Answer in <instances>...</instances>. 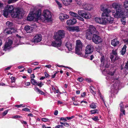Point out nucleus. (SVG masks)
I'll use <instances>...</instances> for the list:
<instances>
[{
    "instance_id": "5701e85b",
    "label": "nucleus",
    "mask_w": 128,
    "mask_h": 128,
    "mask_svg": "<svg viewBox=\"0 0 128 128\" xmlns=\"http://www.w3.org/2000/svg\"><path fill=\"white\" fill-rule=\"evenodd\" d=\"M66 46L69 51L72 50V44L69 41L67 42L66 44Z\"/></svg>"
},
{
    "instance_id": "09e8293b",
    "label": "nucleus",
    "mask_w": 128,
    "mask_h": 128,
    "mask_svg": "<svg viewBox=\"0 0 128 128\" xmlns=\"http://www.w3.org/2000/svg\"><path fill=\"white\" fill-rule=\"evenodd\" d=\"M121 21L122 22V23L124 25L125 24H126V22L125 20V19L124 18H122L121 19Z\"/></svg>"
},
{
    "instance_id": "c03bdc74",
    "label": "nucleus",
    "mask_w": 128,
    "mask_h": 128,
    "mask_svg": "<svg viewBox=\"0 0 128 128\" xmlns=\"http://www.w3.org/2000/svg\"><path fill=\"white\" fill-rule=\"evenodd\" d=\"M56 3L58 5V7L59 8H60L62 7V5L58 1L55 0Z\"/></svg>"
},
{
    "instance_id": "864d4df0",
    "label": "nucleus",
    "mask_w": 128,
    "mask_h": 128,
    "mask_svg": "<svg viewBox=\"0 0 128 128\" xmlns=\"http://www.w3.org/2000/svg\"><path fill=\"white\" fill-rule=\"evenodd\" d=\"M74 116H72L70 117H66V118L68 120H71L74 118Z\"/></svg>"
},
{
    "instance_id": "2f4dec72",
    "label": "nucleus",
    "mask_w": 128,
    "mask_h": 128,
    "mask_svg": "<svg viewBox=\"0 0 128 128\" xmlns=\"http://www.w3.org/2000/svg\"><path fill=\"white\" fill-rule=\"evenodd\" d=\"M126 45H124L122 48V50L121 51V54L122 55H124L125 54L126 52Z\"/></svg>"
},
{
    "instance_id": "4be33fe9",
    "label": "nucleus",
    "mask_w": 128,
    "mask_h": 128,
    "mask_svg": "<svg viewBox=\"0 0 128 128\" xmlns=\"http://www.w3.org/2000/svg\"><path fill=\"white\" fill-rule=\"evenodd\" d=\"M104 20L103 18H101L98 17H96L95 19V20L97 23L104 24Z\"/></svg>"
},
{
    "instance_id": "b1692460",
    "label": "nucleus",
    "mask_w": 128,
    "mask_h": 128,
    "mask_svg": "<svg viewBox=\"0 0 128 128\" xmlns=\"http://www.w3.org/2000/svg\"><path fill=\"white\" fill-rule=\"evenodd\" d=\"M110 58L111 61L112 62H114L116 60H118L119 58V57L118 56L110 55Z\"/></svg>"
},
{
    "instance_id": "e2e57ef3",
    "label": "nucleus",
    "mask_w": 128,
    "mask_h": 128,
    "mask_svg": "<svg viewBox=\"0 0 128 128\" xmlns=\"http://www.w3.org/2000/svg\"><path fill=\"white\" fill-rule=\"evenodd\" d=\"M58 114V111L57 110H55L54 111V114L56 116Z\"/></svg>"
},
{
    "instance_id": "473e14b6",
    "label": "nucleus",
    "mask_w": 128,
    "mask_h": 128,
    "mask_svg": "<svg viewBox=\"0 0 128 128\" xmlns=\"http://www.w3.org/2000/svg\"><path fill=\"white\" fill-rule=\"evenodd\" d=\"M80 29L78 26H73V32L76 31L78 32L80 31Z\"/></svg>"
},
{
    "instance_id": "49530a36",
    "label": "nucleus",
    "mask_w": 128,
    "mask_h": 128,
    "mask_svg": "<svg viewBox=\"0 0 128 128\" xmlns=\"http://www.w3.org/2000/svg\"><path fill=\"white\" fill-rule=\"evenodd\" d=\"M8 111V110H6L2 113L1 114H2V116H4L6 115V114L7 113Z\"/></svg>"
},
{
    "instance_id": "aec40b11",
    "label": "nucleus",
    "mask_w": 128,
    "mask_h": 128,
    "mask_svg": "<svg viewBox=\"0 0 128 128\" xmlns=\"http://www.w3.org/2000/svg\"><path fill=\"white\" fill-rule=\"evenodd\" d=\"M13 26V24L8 22V28L10 26ZM15 30L12 27L8 28V34H12V33L14 32Z\"/></svg>"
},
{
    "instance_id": "5fc2aeb1",
    "label": "nucleus",
    "mask_w": 128,
    "mask_h": 128,
    "mask_svg": "<svg viewBox=\"0 0 128 128\" xmlns=\"http://www.w3.org/2000/svg\"><path fill=\"white\" fill-rule=\"evenodd\" d=\"M22 110L24 111H29L30 112V109L27 108H26L22 109Z\"/></svg>"
},
{
    "instance_id": "6e6d98bb",
    "label": "nucleus",
    "mask_w": 128,
    "mask_h": 128,
    "mask_svg": "<svg viewBox=\"0 0 128 128\" xmlns=\"http://www.w3.org/2000/svg\"><path fill=\"white\" fill-rule=\"evenodd\" d=\"M83 78L81 77L78 78V80L80 82H81L83 81Z\"/></svg>"
},
{
    "instance_id": "c9c22d12",
    "label": "nucleus",
    "mask_w": 128,
    "mask_h": 128,
    "mask_svg": "<svg viewBox=\"0 0 128 128\" xmlns=\"http://www.w3.org/2000/svg\"><path fill=\"white\" fill-rule=\"evenodd\" d=\"M32 84L34 85H36L38 84V82L34 79H31L30 80Z\"/></svg>"
},
{
    "instance_id": "9d476101",
    "label": "nucleus",
    "mask_w": 128,
    "mask_h": 128,
    "mask_svg": "<svg viewBox=\"0 0 128 128\" xmlns=\"http://www.w3.org/2000/svg\"><path fill=\"white\" fill-rule=\"evenodd\" d=\"M78 13L80 16L86 19H89L91 17V15L90 13L86 12L84 10H78Z\"/></svg>"
},
{
    "instance_id": "8fccbe9b",
    "label": "nucleus",
    "mask_w": 128,
    "mask_h": 128,
    "mask_svg": "<svg viewBox=\"0 0 128 128\" xmlns=\"http://www.w3.org/2000/svg\"><path fill=\"white\" fill-rule=\"evenodd\" d=\"M10 79L11 80L12 82H14L15 81V78L14 77L12 76L11 77Z\"/></svg>"
},
{
    "instance_id": "a878e982",
    "label": "nucleus",
    "mask_w": 128,
    "mask_h": 128,
    "mask_svg": "<svg viewBox=\"0 0 128 128\" xmlns=\"http://www.w3.org/2000/svg\"><path fill=\"white\" fill-rule=\"evenodd\" d=\"M119 41L116 39H114L111 41V44L114 46H117L119 44Z\"/></svg>"
},
{
    "instance_id": "4d7b16f0",
    "label": "nucleus",
    "mask_w": 128,
    "mask_h": 128,
    "mask_svg": "<svg viewBox=\"0 0 128 128\" xmlns=\"http://www.w3.org/2000/svg\"><path fill=\"white\" fill-rule=\"evenodd\" d=\"M60 120H64V122H66V121H67V120L66 119V118H64L63 117L61 118H60Z\"/></svg>"
},
{
    "instance_id": "bf43d9fd",
    "label": "nucleus",
    "mask_w": 128,
    "mask_h": 128,
    "mask_svg": "<svg viewBox=\"0 0 128 128\" xmlns=\"http://www.w3.org/2000/svg\"><path fill=\"white\" fill-rule=\"evenodd\" d=\"M98 117L97 116H94L92 118V119L94 120H98Z\"/></svg>"
},
{
    "instance_id": "cd10ccee",
    "label": "nucleus",
    "mask_w": 128,
    "mask_h": 128,
    "mask_svg": "<svg viewBox=\"0 0 128 128\" xmlns=\"http://www.w3.org/2000/svg\"><path fill=\"white\" fill-rule=\"evenodd\" d=\"M124 6L125 8H128L126 9V10L127 11V12H126V15L128 16V15H127L128 12V0H126L124 1Z\"/></svg>"
},
{
    "instance_id": "603ef678",
    "label": "nucleus",
    "mask_w": 128,
    "mask_h": 128,
    "mask_svg": "<svg viewBox=\"0 0 128 128\" xmlns=\"http://www.w3.org/2000/svg\"><path fill=\"white\" fill-rule=\"evenodd\" d=\"M44 85V84H42V82H40V83L38 84H38L36 85L38 86L39 87H41L42 86Z\"/></svg>"
},
{
    "instance_id": "6ab92c4d",
    "label": "nucleus",
    "mask_w": 128,
    "mask_h": 128,
    "mask_svg": "<svg viewBox=\"0 0 128 128\" xmlns=\"http://www.w3.org/2000/svg\"><path fill=\"white\" fill-rule=\"evenodd\" d=\"M76 22V19L73 18L72 19L68 20L66 21L67 24L68 25H71L75 24Z\"/></svg>"
},
{
    "instance_id": "79ce46f5",
    "label": "nucleus",
    "mask_w": 128,
    "mask_h": 128,
    "mask_svg": "<svg viewBox=\"0 0 128 128\" xmlns=\"http://www.w3.org/2000/svg\"><path fill=\"white\" fill-rule=\"evenodd\" d=\"M98 94L99 96L100 97V99H101L103 101L104 104L105 105V103L104 102V100L103 98V96L101 95L100 92H98Z\"/></svg>"
},
{
    "instance_id": "052dcab7",
    "label": "nucleus",
    "mask_w": 128,
    "mask_h": 128,
    "mask_svg": "<svg viewBox=\"0 0 128 128\" xmlns=\"http://www.w3.org/2000/svg\"><path fill=\"white\" fill-rule=\"evenodd\" d=\"M57 128H62L63 126L61 125H59L56 126Z\"/></svg>"
},
{
    "instance_id": "423d86ee",
    "label": "nucleus",
    "mask_w": 128,
    "mask_h": 128,
    "mask_svg": "<svg viewBox=\"0 0 128 128\" xmlns=\"http://www.w3.org/2000/svg\"><path fill=\"white\" fill-rule=\"evenodd\" d=\"M76 46L75 48L76 53L80 56H84L82 52V44L79 40H76Z\"/></svg>"
},
{
    "instance_id": "58836bf2",
    "label": "nucleus",
    "mask_w": 128,
    "mask_h": 128,
    "mask_svg": "<svg viewBox=\"0 0 128 128\" xmlns=\"http://www.w3.org/2000/svg\"><path fill=\"white\" fill-rule=\"evenodd\" d=\"M76 2L77 4L79 6L80 8L81 7V6L82 5V3L81 1H78V0H76Z\"/></svg>"
},
{
    "instance_id": "6e6552de",
    "label": "nucleus",
    "mask_w": 128,
    "mask_h": 128,
    "mask_svg": "<svg viewBox=\"0 0 128 128\" xmlns=\"http://www.w3.org/2000/svg\"><path fill=\"white\" fill-rule=\"evenodd\" d=\"M100 60L101 64L100 66V69L102 71H105L106 68H108L110 65L105 60L104 57V56H102Z\"/></svg>"
},
{
    "instance_id": "f704fd0d",
    "label": "nucleus",
    "mask_w": 128,
    "mask_h": 128,
    "mask_svg": "<svg viewBox=\"0 0 128 128\" xmlns=\"http://www.w3.org/2000/svg\"><path fill=\"white\" fill-rule=\"evenodd\" d=\"M90 107L92 108H96L97 107L96 104L94 102L92 103L90 105Z\"/></svg>"
},
{
    "instance_id": "412c9836",
    "label": "nucleus",
    "mask_w": 128,
    "mask_h": 128,
    "mask_svg": "<svg viewBox=\"0 0 128 128\" xmlns=\"http://www.w3.org/2000/svg\"><path fill=\"white\" fill-rule=\"evenodd\" d=\"M3 12V15L6 18L8 17V5H7L4 8Z\"/></svg>"
},
{
    "instance_id": "338daca9",
    "label": "nucleus",
    "mask_w": 128,
    "mask_h": 128,
    "mask_svg": "<svg viewBox=\"0 0 128 128\" xmlns=\"http://www.w3.org/2000/svg\"><path fill=\"white\" fill-rule=\"evenodd\" d=\"M73 104L74 105L77 106L78 104V103L77 102L75 101L73 102Z\"/></svg>"
},
{
    "instance_id": "9b49d317",
    "label": "nucleus",
    "mask_w": 128,
    "mask_h": 128,
    "mask_svg": "<svg viewBox=\"0 0 128 128\" xmlns=\"http://www.w3.org/2000/svg\"><path fill=\"white\" fill-rule=\"evenodd\" d=\"M99 34H96L95 33L93 35L92 37V41L95 43L96 44H98L102 42V39L100 37L98 36Z\"/></svg>"
},
{
    "instance_id": "393cba45",
    "label": "nucleus",
    "mask_w": 128,
    "mask_h": 128,
    "mask_svg": "<svg viewBox=\"0 0 128 128\" xmlns=\"http://www.w3.org/2000/svg\"><path fill=\"white\" fill-rule=\"evenodd\" d=\"M24 29L27 32L30 33L32 32V28L30 26L27 25L24 27Z\"/></svg>"
},
{
    "instance_id": "774afa93",
    "label": "nucleus",
    "mask_w": 128,
    "mask_h": 128,
    "mask_svg": "<svg viewBox=\"0 0 128 128\" xmlns=\"http://www.w3.org/2000/svg\"><path fill=\"white\" fill-rule=\"evenodd\" d=\"M124 42L128 44V39L124 40Z\"/></svg>"
},
{
    "instance_id": "39448f33",
    "label": "nucleus",
    "mask_w": 128,
    "mask_h": 128,
    "mask_svg": "<svg viewBox=\"0 0 128 128\" xmlns=\"http://www.w3.org/2000/svg\"><path fill=\"white\" fill-rule=\"evenodd\" d=\"M24 14V11L18 8L15 9L11 14V16L12 18H20L22 17Z\"/></svg>"
},
{
    "instance_id": "bb28decb",
    "label": "nucleus",
    "mask_w": 128,
    "mask_h": 128,
    "mask_svg": "<svg viewBox=\"0 0 128 128\" xmlns=\"http://www.w3.org/2000/svg\"><path fill=\"white\" fill-rule=\"evenodd\" d=\"M34 90L37 93L41 95H44V93L40 90L37 87H36L34 88Z\"/></svg>"
},
{
    "instance_id": "3c124183",
    "label": "nucleus",
    "mask_w": 128,
    "mask_h": 128,
    "mask_svg": "<svg viewBox=\"0 0 128 128\" xmlns=\"http://www.w3.org/2000/svg\"><path fill=\"white\" fill-rule=\"evenodd\" d=\"M124 68L126 70H128V61L126 64V65L124 66Z\"/></svg>"
},
{
    "instance_id": "72a5a7b5",
    "label": "nucleus",
    "mask_w": 128,
    "mask_h": 128,
    "mask_svg": "<svg viewBox=\"0 0 128 128\" xmlns=\"http://www.w3.org/2000/svg\"><path fill=\"white\" fill-rule=\"evenodd\" d=\"M14 9L12 6H8V12L11 13Z\"/></svg>"
},
{
    "instance_id": "f03ea898",
    "label": "nucleus",
    "mask_w": 128,
    "mask_h": 128,
    "mask_svg": "<svg viewBox=\"0 0 128 128\" xmlns=\"http://www.w3.org/2000/svg\"><path fill=\"white\" fill-rule=\"evenodd\" d=\"M113 8L116 10V12L114 14L113 12V15L116 18H119L122 16L124 15H125V10L124 8H122V6L119 3L114 2L112 5Z\"/></svg>"
},
{
    "instance_id": "c756f323",
    "label": "nucleus",
    "mask_w": 128,
    "mask_h": 128,
    "mask_svg": "<svg viewBox=\"0 0 128 128\" xmlns=\"http://www.w3.org/2000/svg\"><path fill=\"white\" fill-rule=\"evenodd\" d=\"M3 50L6 51L8 49V42H6L4 44L3 47Z\"/></svg>"
},
{
    "instance_id": "a18cd8bd",
    "label": "nucleus",
    "mask_w": 128,
    "mask_h": 128,
    "mask_svg": "<svg viewBox=\"0 0 128 128\" xmlns=\"http://www.w3.org/2000/svg\"><path fill=\"white\" fill-rule=\"evenodd\" d=\"M114 71L113 72H110L108 73V74L110 76H112L114 75Z\"/></svg>"
},
{
    "instance_id": "de8ad7c7",
    "label": "nucleus",
    "mask_w": 128,
    "mask_h": 128,
    "mask_svg": "<svg viewBox=\"0 0 128 128\" xmlns=\"http://www.w3.org/2000/svg\"><path fill=\"white\" fill-rule=\"evenodd\" d=\"M42 120L43 122H46L50 121V120L48 118H43L42 119Z\"/></svg>"
},
{
    "instance_id": "dca6fc26",
    "label": "nucleus",
    "mask_w": 128,
    "mask_h": 128,
    "mask_svg": "<svg viewBox=\"0 0 128 128\" xmlns=\"http://www.w3.org/2000/svg\"><path fill=\"white\" fill-rule=\"evenodd\" d=\"M80 8L88 10H90L91 9V7L90 5L87 4L86 2L82 3Z\"/></svg>"
},
{
    "instance_id": "c85d7f7f",
    "label": "nucleus",
    "mask_w": 128,
    "mask_h": 128,
    "mask_svg": "<svg viewBox=\"0 0 128 128\" xmlns=\"http://www.w3.org/2000/svg\"><path fill=\"white\" fill-rule=\"evenodd\" d=\"M119 85V82L117 81V82H116L115 83L113 84V86L114 88H114L116 90H117L118 88Z\"/></svg>"
},
{
    "instance_id": "20e7f679",
    "label": "nucleus",
    "mask_w": 128,
    "mask_h": 128,
    "mask_svg": "<svg viewBox=\"0 0 128 128\" xmlns=\"http://www.w3.org/2000/svg\"><path fill=\"white\" fill-rule=\"evenodd\" d=\"M32 12H30L29 14L28 17L27 18V20L29 21L32 20L34 18L38 20H42L40 17L41 14V12L40 10L38 11L36 13L33 14Z\"/></svg>"
},
{
    "instance_id": "4468645a",
    "label": "nucleus",
    "mask_w": 128,
    "mask_h": 128,
    "mask_svg": "<svg viewBox=\"0 0 128 128\" xmlns=\"http://www.w3.org/2000/svg\"><path fill=\"white\" fill-rule=\"evenodd\" d=\"M69 14L72 16L76 18L77 19L84 21V19L82 18L77 13L73 12L70 11L69 12Z\"/></svg>"
},
{
    "instance_id": "1a4fd4ad",
    "label": "nucleus",
    "mask_w": 128,
    "mask_h": 128,
    "mask_svg": "<svg viewBox=\"0 0 128 128\" xmlns=\"http://www.w3.org/2000/svg\"><path fill=\"white\" fill-rule=\"evenodd\" d=\"M65 34V33L64 30H59L54 34V38L57 40H61V39L64 37Z\"/></svg>"
},
{
    "instance_id": "f8f14e48",
    "label": "nucleus",
    "mask_w": 128,
    "mask_h": 128,
    "mask_svg": "<svg viewBox=\"0 0 128 128\" xmlns=\"http://www.w3.org/2000/svg\"><path fill=\"white\" fill-rule=\"evenodd\" d=\"M85 50L86 54H91L93 51L92 46L90 44L88 45L86 48Z\"/></svg>"
},
{
    "instance_id": "7c9ffc66",
    "label": "nucleus",
    "mask_w": 128,
    "mask_h": 128,
    "mask_svg": "<svg viewBox=\"0 0 128 128\" xmlns=\"http://www.w3.org/2000/svg\"><path fill=\"white\" fill-rule=\"evenodd\" d=\"M118 49H116L115 50H113L112 51V52L110 54V55H116V56H118Z\"/></svg>"
},
{
    "instance_id": "13d9d810",
    "label": "nucleus",
    "mask_w": 128,
    "mask_h": 128,
    "mask_svg": "<svg viewBox=\"0 0 128 128\" xmlns=\"http://www.w3.org/2000/svg\"><path fill=\"white\" fill-rule=\"evenodd\" d=\"M64 126L66 127H68L69 126V124L68 123L66 122L64 123Z\"/></svg>"
},
{
    "instance_id": "0e129e2a",
    "label": "nucleus",
    "mask_w": 128,
    "mask_h": 128,
    "mask_svg": "<svg viewBox=\"0 0 128 128\" xmlns=\"http://www.w3.org/2000/svg\"><path fill=\"white\" fill-rule=\"evenodd\" d=\"M30 84V83L29 82H26L25 83V85L26 86H28Z\"/></svg>"
},
{
    "instance_id": "f3484780",
    "label": "nucleus",
    "mask_w": 128,
    "mask_h": 128,
    "mask_svg": "<svg viewBox=\"0 0 128 128\" xmlns=\"http://www.w3.org/2000/svg\"><path fill=\"white\" fill-rule=\"evenodd\" d=\"M119 106L120 107V110L121 113L120 114V116L121 117L123 115H125V110H124V106L122 102H121L119 104Z\"/></svg>"
},
{
    "instance_id": "2eb2a0df",
    "label": "nucleus",
    "mask_w": 128,
    "mask_h": 128,
    "mask_svg": "<svg viewBox=\"0 0 128 128\" xmlns=\"http://www.w3.org/2000/svg\"><path fill=\"white\" fill-rule=\"evenodd\" d=\"M55 41L52 42V45L54 47H60L62 44L61 40H57L54 39Z\"/></svg>"
},
{
    "instance_id": "ddd939ff",
    "label": "nucleus",
    "mask_w": 128,
    "mask_h": 128,
    "mask_svg": "<svg viewBox=\"0 0 128 128\" xmlns=\"http://www.w3.org/2000/svg\"><path fill=\"white\" fill-rule=\"evenodd\" d=\"M42 39V36L41 34H37L34 36L32 42L34 43H38L41 41Z\"/></svg>"
},
{
    "instance_id": "0eeeda50",
    "label": "nucleus",
    "mask_w": 128,
    "mask_h": 128,
    "mask_svg": "<svg viewBox=\"0 0 128 128\" xmlns=\"http://www.w3.org/2000/svg\"><path fill=\"white\" fill-rule=\"evenodd\" d=\"M42 15L44 17V20L42 18V21L46 20L47 22L50 21L51 20L52 14L51 12L48 10H46L44 11Z\"/></svg>"
},
{
    "instance_id": "69168bd1",
    "label": "nucleus",
    "mask_w": 128,
    "mask_h": 128,
    "mask_svg": "<svg viewBox=\"0 0 128 128\" xmlns=\"http://www.w3.org/2000/svg\"><path fill=\"white\" fill-rule=\"evenodd\" d=\"M86 93L85 92L81 94V96L82 97H84L86 95Z\"/></svg>"
},
{
    "instance_id": "a211bd4d",
    "label": "nucleus",
    "mask_w": 128,
    "mask_h": 128,
    "mask_svg": "<svg viewBox=\"0 0 128 128\" xmlns=\"http://www.w3.org/2000/svg\"><path fill=\"white\" fill-rule=\"evenodd\" d=\"M59 19L61 21H63L64 19L69 18V16L66 14L61 13L59 16Z\"/></svg>"
},
{
    "instance_id": "a19ab883",
    "label": "nucleus",
    "mask_w": 128,
    "mask_h": 128,
    "mask_svg": "<svg viewBox=\"0 0 128 128\" xmlns=\"http://www.w3.org/2000/svg\"><path fill=\"white\" fill-rule=\"evenodd\" d=\"M4 33L5 36H6L8 34V28H6L4 30Z\"/></svg>"
},
{
    "instance_id": "4c0bfd02",
    "label": "nucleus",
    "mask_w": 128,
    "mask_h": 128,
    "mask_svg": "<svg viewBox=\"0 0 128 128\" xmlns=\"http://www.w3.org/2000/svg\"><path fill=\"white\" fill-rule=\"evenodd\" d=\"M92 114H95L96 113H98V111L97 109H95L93 110H91L90 111Z\"/></svg>"
},
{
    "instance_id": "f257e3e1",
    "label": "nucleus",
    "mask_w": 128,
    "mask_h": 128,
    "mask_svg": "<svg viewBox=\"0 0 128 128\" xmlns=\"http://www.w3.org/2000/svg\"><path fill=\"white\" fill-rule=\"evenodd\" d=\"M100 10L103 12L102 14V17L104 20V24L106 23L112 24L114 20L113 18L111 17L109 14L111 10L110 9L104 7L103 6H100Z\"/></svg>"
},
{
    "instance_id": "680f3d73",
    "label": "nucleus",
    "mask_w": 128,
    "mask_h": 128,
    "mask_svg": "<svg viewBox=\"0 0 128 128\" xmlns=\"http://www.w3.org/2000/svg\"><path fill=\"white\" fill-rule=\"evenodd\" d=\"M45 76L46 78L48 77H49L50 75L48 74L46 72L44 73Z\"/></svg>"
},
{
    "instance_id": "ea45409f",
    "label": "nucleus",
    "mask_w": 128,
    "mask_h": 128,
    "mask_svg": "<svg viewBox=\"0 0 128 128\" xmlns=\"http://www.w3.org/2000/svg\"><path fill=\"white\" fill-rule=\"evenodd\" d=\"M13 42L12 40H10L9 39H8V50L9 49V48H11L10 46L12 44Z\"/></svg>"
},
{
    "instance_id": "37998d69",
    "label": "nucleus",
    "mask_w": 128,
    "mask_h": 128,
    "mask_svg": "<svg viewBox=\"0 0 128 128\" xmlns=\"http://www.w3.org/2000/svg\"><path fill=\"white\" fill-rule=\"evenodd\" d=\"M66 28L69 31L73 32V27L67 26Z\"/></svg>"
},
{
    "instance_id": "7ed1b4c3",
    "label": "nucleus",
    "mask_w": 128,
    "mask_h": 128,
    "mask_svg": "<svg viewBox=\"0 0 128 128\" xmlns=\"http://www.w3.org/2000/svg\"><path fill=\"white\" fill-rule=\"evenodd\" d=\"M89 28L88 30L86 33V38L90 40L92 38V36L94 34H99V32L96 30V28L92 25L89 26Z\"/></svg>"
},
{
    "instance_id": "e433bc0d",
    "label": "nucleus",
    "mask_w": 128,
    "mask_h": 128,
    "mask_svg": "<svg viewBox=\"0 0 128 128\" xmlns=\"http://www.w3.org/2000/svg\"><path fill=\"white\" fill-rule=\"evenodd\" d=\"M94 89V88L92 86H90V92L95 96V94H96V93L93 90V89Z\"/></svg>"
}]
</instances>
